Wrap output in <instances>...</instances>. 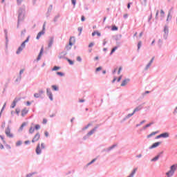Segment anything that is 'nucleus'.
<instances>
[{
  "label": "nucleus",
  "instance_id": "864d4df0",
  "mask_svg": "<svg viewBox=\"0 0 177 177\" xmlns=\"http://www.w3.org/2000/svg\"><path fill=\"white\" fill-rule=\"evenodd\" d=\"M81 20H82V21H85V17L82 16Z\"/></svg>",
  "mask_w": 177,
  "mask_h": 177
},
{
  "label": "nucleus",
  "instance_id": "7c9ffc66",
  "mask_svg": "<svg viewBox=\"0 0 177 177\" xmlns=\"http://www.w3.org/2000/svg\"><path fill=\"white\" fill-rule=\"evenodd\" d=\"M117 30H118V28L115 26H113L112 27V31H117Z\"/></svg>",
  "mask_w": 177,
  "mask_h": 177
},
{
  "label": "nucleus",
  "instance_id": "5701e85b",
  "mask_svg": "<svg viewBox=\"0 0 177 177\" xmlns=\"http://www.w3.org/2000/svg\"><path fill=\"white\" fill-rule=\"evenodd\" d=\"M21 145H23V142L22 141L19 140V141H17L16 142V146H17V147L21 146Z\"/></svg>",
  "mask_w": 177,
  "mask_h": 177
},
{
  "label": "nucleus",
  "instance_id": "a19ab883",
  "mask_svg": "<svg viewBox=\"0 0 177 177\" xmlns=\"http://www.w3.org/2000/svg\"><path fill=\"white\" fill-rule=\"evenodd\" d=\"M71 1H72L73 5H74V6H75V3H77V0H71Z\"/></svg>",
  "mask_w": 177,
  "mask_h": 177
},
{
  "label": "nucleus",
  "instance_id": "dca6fc26",
  "mask_svg": "<svg viewBox=\"0 0 177 177\" xmlns=\"http://www.w3.org/2000/svg\"><path fill=\"white\" fill-rule=\"evenodd\" d=\"M153 61H154V57H152L149 63L147 65L146 70H147V68H149V67L151 66V63H153Z\"/></svg>",
  "mask_w": 177,
  "mask_h": 177
},
{
  "label": "nucleus",
  "instance_id": "6ab92c4d",
  "mask_svg": "<svg viewBox=\"0 0 177 177\" xmlns=\"http://www.w3.org/2000/svg\"><path fill=\"white\" fill-rule=\"evenodd\" d=\"M52 45H53V39H50L48 43V48H52Z\"/></svg>",
  "mask_w": 177,
  "mask_h": 177
},
{
  "label": "nucleus",
  "instance_id": "a878e982",
  "mask_svg": "<svg viewBox=\"0 0 177 177\" xmlns=\"http://www.w3.org/2000/svg\"><path fill=\"white\" fill-rule=\"evenodd\" d=\"M158 158H160V155H158L157 156H156L155 158H153L151 161H157V160H158Z\"/></svg>",
  "mask_w": 177,
  "mask_h": 177
},
{
  "label": "nucleus",
  "instance_id": "c9c22d12",
  "mask_svg": "<svg viewBox=\"0 0 177 177\" xmlns=\"http://www.w3.org/2000/svg\"><path fill=\"white\" fill-rule=\"evenodd\" d=\"M95 161H96V159H93L92 161H91L89 163H88L87 165H91V164H93V162H95Z\"/></svg>",
  "mask_w": 177,
  "mask_h": 177
},
{
  "label": "nucleus",
  "instance_id": "58836bf2",
  "mask_svg": "<svg viewBox=\"0 0 177 177\" xmlns=\"http://www.w3.org/2000/svg\"><path fill=\"white\" fill-rule=\"evenodd\" d=\"M152 17H153V14L151 13L150 15H149V18L148 19V21H150V20H151Z\"/></svg>",
  "mask_w": 177,
  "mask_h": 177
},
{
  "label": "nucleus",
  "instance_id": "ddd939ff",
  "mask_svg": "<svg viewBox=\"0 0 177 177\" xmlns=\"http://www.w3.org/2000/svg\"><path fill=\"white\" fill-rule=\"evenodd\" d=\"M44 34H45V31L44 30H41V32H39L38 34H37V36L36 37L37 39H39L41 38V37H42V35H44Z\"/></svg>",
  "mask_w": 177,
  "mask_h": 177
},
{
  "label": "nucleus",
  "instance_id": "3c124183",
  "mask_svg": "<svg viewBox=\"0 0 177 177\" xmlns=\"http://www.w3.org/2000/svg\"><path fill=\"white\" fill-rule=\"evenodd\" d=\"M25 145H30V140H26L24 142Z\"/></svg>",
  "mask_w": 177,
  "mask_h": 177
},
{
  "label": "nucleus",
  "instance_id": "774afa93",
  "mask_svg": "<svg viewBox=\"0 0 177 177\" xmlns=\"http://www.w3.org/2000/svg\"><path fill=\"white\" fill-rule=\"evenodd\" d=\"M174 113H177V106H176V109L174 110Z\"/></svg>",
  "mask_w": 177,
  "mask_h": 177
},
{
  "label": "nucleus",
  "instance_id": "de8ad7c7",
  "mask_svg": "<svg viewBox=\"0 0 177 177\" xmlns=\"http://www.w3.org/2000/svg\"><path fill=\"white\" fill-rule=\"evenodd\" d=\"M46 122H48V120H46V119H44L43 120V124H46Z\"/></svg>",
  "mask_w": 177,
  "mask_h": 177
},
{
  "label": "nucleus",
  "instance_id": "a18cd8bd",
  "mask_svg": "<svg viewBox=\"0 0 177 177\" xmlns=\"http://www.w3.org/2000/svg\"><path fill=\"white\" fill-rule=\"evenodd\" d=\"M95 35H97L98 37H100L101 34L100 32L95 31Z\"/></svg>",
  "mask_w": 177,
  "mask_h": 177
},
{
  "label": "nucleus",
  "instance_id": "37998d69",
  "mask_svg": "<svg viewBox=\"0 0 177 177\" xmlns=\"http://www.w3.org/2000/svg\"><path fill=\"white\" fill-rule=\"evenodd\" d=\"M121 80H122V75H120L118 79V82H120V81H121Z\"/></svg>",
  "mask_w": 177,
  "mask_h": 177
},
{
  "label": "nucleus",
  "instance_id": "393cba45",
  "mask_svg": "<svg viewBox=\"0 0 177 177\" xmlns=\"http://www.w3.org/2000/svg\"><path fill=\"white\" fill-rule=\"evenodd\" d=\"M141 47H142V41H140L138 44V50H139V49H140Z\"/></svg>",
  "mask_w": 177,
  "mask_h": 177
},
{
  "label": "nucleus",
  "instance_id": "79ce46f5",
  "mask_svg": "<svg viewBox=\"0 0 177 177\" xmlns=\"http://www.w3.org/2000/svg\"><path fill=\"white\" fill-rule=\"evenodd\" d=\"M44 134H45V136H46V138H48V136H49V133H48V131H45V132H44Z\"/></svg>",
  "mask_w": 177,
  "mask_h": 177
},
{
  "label": "nucleus",
  "instance_id": "6e6d98bb",
  "mask_svg": "<svg viewBox=\"0 0 177 177\" xmlns=\"http://www.w3.org/2000/svg\"><path fill=\"white\" fill-rule=\"evenodd\" d=\"M0 149H1V150L3 149V145L0 144Z\"/></svg>",
  "mask_w": 177,
  "mask_h": 177
},
{
  "label": "nucleus",
  "instance_id": "0e129e2a",
  "mask_svg": "<svg viewBox=\"0 0 177 177\" xmlns=\"http://www.w3.org/2000/svg\"><path fill=\"white\" fill-rule=\"evenodd\" d=\"M124 19H127V18L128 17V14H125V15H124Z\"/></svg>",
  "mask_w": 177,
  "mask_h": 177
},
{
  "label": "nucleus",
  "instance_id": "13d9d810",
  "mask_svg": "<svg viewBox=\"0 0 177 177\" xmlns=\"http://www.w3.org/2000/svg\"><path fill=\"white\" fill-rule=\"evenodd\" d=\"M160 138H162V136H161V134L159 135V136H156V139H160Z\"/></svg>",
  "mask_w": 177,
  "mask_h": 177
},
{
  "label": "nucleus",
  "instance_id": "e433bc0d",
  "mask_svg": "<svg viewBox=\"0 0 177 177\" xmlns=\"http://www.w3.org/2000/svg\"><path fill=\"white\" fill-rule=\"evenodd\" d=\"M94 45H95V44H93V42H91L89 44L88 48H92V46H93Z\"/></svg>",
  "mask_w": 177,
  "mask_h": 177
},
{
  "label": "nucleus",
  "instance_id": "1a4fd4ad",
  "mask_svg": "<svg viewBox=\"0 0 177 177\" xmlns=\"http://www.w3.org/2000/svg\"><path fill=\"white\" fill-rule=\"evenodd\" d=\"M46 92L50 100H53V95H52V92H50L49 88L46 89Z\"/></svg>",
  "mask_w": 177,
  "mask_h": 177
},
{
  "label": "nucleus",
  "instance_id": "2eb2a0df",
  "mask_svg": "<svg viewBox=\"0 0 177 177\" xmlns=\"http://www.w3.org/2000/svg\"><path fill=\"white\" fill-rule=\"evenodd\" d=\"M157 133H158V131H153L149 135H148L147 138L149 139V138H151V136H154L155 135H157Z\"/></svg>",
  "mask_w": 177,
  "mask_h": 177
},
{
  "label": "nucleus",
  "instance_id": "603ef678",
  "mask_svg": "<svg viewBox=\"0 0 177 177\" xmlns=\"http://www.w3.org/2000/svg\"><path fill=\"white\" fill-rule=\"evenodd\" d=\"M102 70V67H98L96 68V71H100Z\"/></svg>",
  "mask_w": 177,
  "mask_h": 177
},
{
  "label": "nucleus",
  "instance_id": "8fccbe9b",
  "mask_svg": "<svg viewBox=\"0 0 177 177\" xmlns=\"http://www.w3.org/2000/svg\"><path fill=\"white\" fill-rule=\"evenodd\" d=\"M117 81V77H114L113 80H112V83L114 84Z\"/></svg>",
  "mask_w": 177,
  "mask_h": 177
},
{
  "label": "nucleus",
  "instance_id": "6e6552de",
  "mask_svg": "<svg viewBox=\"0 0 177 177\" xmlns=\"http://www.w3.org/2000/svg\"><path fill=\"white\" fill-rule=\"evenodd\" d=\"M42 94H44V91L39 90V93H36L34 94V97L37 98L41 97V96H42Z\"/></svg>",
  "mask_w": 177,
  "mask_h": 177
},
{
  "label": "nucleus",
  "instance_id": "09e8293b",
  "mask_svg": "<svg viewBox=\"0 0 177 177\" xmlns=\"http://www.w3.org/2000/svg\"><path fill=\"white\" fill-rule=\"evenodd\" d=\"M24 73V69H21L19 72L20 75Z\"/></svg>",
  "mask_w": 177,
  "mask_h": 177
},
{
  "label": "nucleus",
  "instance_id": "bb28decb",
  "mask_svg": "<svg viewBox=\"0 0 177 177\" xmlns=\"http://www.w3.org/2000/svg\"><path fill=\"white\" fill-rule=\"evenodd\" d=\"M142 108H140V106L136 108L133 111V113H135L136 111H139L140 110H141Z\"/></svg>",
  "mask_w": 177,
  "mask_h": 177
},
{
  "label": "nucleus",
  "instance_id": "aec40b11",
  "mask_svg": "<svg viewBox=\"0 0 177 177\" xmlns=\"http://www.w3.org/2000/svg\"><path fill=\"white\" fill-rule=\"evenodd\" d=\"M26 125H27V123H26V122L22 123V124H21V127H19V129H20L21 131H23V129L24 128V127H26Z\"/></svg>",
  "mask_w": 177,
  "mask_h": 177
},
{
  "label": "nucleus",
  "instance_id": "5fc2aeb1",
  "mask_svg": "<svg viewBox=\"0 0 177 177\" xmlns=\"http://www.w3.org/2000/svg\"><path fill=\"white\" fill-rule=\"evenodd\" d=\"M78 31H80V34L82 32V28H79Z\"/></svg>",
  "mask_w": 177,
  "mask_h": 177
},
{
  "label": "nucleus",
  "instance_id": "412c9836",
  "mask_svg": "<svg viewBox=\"0 0 177 177\" xmlns=\"http://www.w3.org/2000/svg\"><path fill=\"white\" fill-rule=\"evenodd\" d=\"M34 131H35V129H34V127H31L29 129V133H34Z\"/></svg>",
  "mask_w": 177,
  "mask_h": 177
},
{
  "label": "nucleus",
  "instance_id": "c03bdc74",
  "mask_svg": "<svg viewBox=\"0 0 177 177\" xmlns=\"http://www.w3.org/2000/svg\"><path fill=\"white\" fill-rule=\"evenodd\" d=\"M160 15L162 17H164V15H165L164 10H160Z\"/></svg>",
  "mask_w": 177,
  "mask_h": 177
},
{
  "label": "nucleus",
  "instance_id": "ea45409f",
  "mask_svg": "<svg viewBox=\"0 0 177 177\" xmlns=\"http://www.w3.org/2000/svg\"><path fill=\"white\" fill-rule=\"evenodd\" d=\"M67 61L68 62V63L70 64H74V62H73V61H71V59H67Z\"/></svg>",
  "mask_w": 177,
  "mask_h": 177
},
{
  "label": "nucleus",
  "instance_id": "2f4dec72",
  "mask_svg": "<svg viewBox=\"0 0 177 177\" xmlns=\"http://www.w3.org/2000/svg\"><path fill=\"white\" fill-rule=\"evenodd\" d=\"M57 75H59L60 77H63V75H64V73H63L62 72H57Z\"/></svg>",
  "mask_w": 177,
  "mask_h": 177
},
{
  "label": "nucleus",
  "instance_id": "69168bd1",
  "mask_svg": "<svg viewBox=\"0 0 177 177\" xmlns=\"http://www.w3.org/2000/svg\"><path fill=\"white\" fill-rule=\"evenodd\" d=\"M127 8L129 9V8H131V3H129L127 5Z\"/></svg>",
  "mask_w": 177,
  "mask_h": 177
},
{
  "label": "nucleus",
  "instance_id": "4be33fe9",
  "mask_svg": "<svg viewBox=\"0 0 177 177\" xmlns=\"http://www.w3.org/2000/svg\"><path fill=\"white\" fill-rule=\"evenodd\" d=\"M52 88L53 89V91H59V87H57V86L56 85H53Z\"/></svg>",
  "mask_w": 177,
  "mask_h": 177
},
{
  "label": "nucleus",
  "instance_id": "20e7f679",
  "mask_svg": "<svg viewBox=\"0 0 177 177\" xmlns=\"http://www.w3.org/2000/svg\"><path fill=\"white\" fill-rule=\"evenodd\" d=\"M75 44V37H71L69 39V44L66 46V50H70L71 49V46H73Z\"/></svg>",
  "mask_w": 177,
  "mask_h": 177
},
{
  "label": "nucleus",
  "instance_id": "4d7b16f0",
  "mask_svg": "<svg viewBox=\"0 0 177 177\" xmlns=\"http://www.w3.org/2000/svg\"><path fill=\"white\" fill-rule=\"evenodd\" d=\"M95 35H96V31H95L92 33V37H95Z\"/></svg>",
  "mask_w": 177,
  "mask_h": 177
},
{
  "label": "nucleus",
  "instance_id": "c85d7f7f",
  "mask_svg": "<svg viewBox=\"0 0 177 177\" xmlns=\"http://www.w3.org/2000/svg\"><path fill=\"white\" fill-rule=\"evenodd\" d=\"M153 124H154L153 122H151L148 124H147L145 127V129H146V128H149V127H151V125H153Z\"/></svg>",
  "mask_w": 177,
  "mask_h": 177
},
{
  "label": "nucleus",
  "instance_id": "4468645a",
  "mask_svg": "<svg viewBox=\"0 0 177 177\" xmlns=\"http://www.w3.org/2000/svg\"><path fill=\"white\" fill-rule=\"evenodd\" d=\"M43 53H44V47H41L40 53L37 57V60H41V57Z\"/></svg>",
  "mask_w": 177,
  "mask_h": 177
},
{
  "label": "nucleus",
  "instance_id": "bf43d9fd",
  "mask_svg": "<svg viewBox=\"0 0 177 177\" xmlns=\"http://www.w3.org/2000/svg\"><path fill=\"white\" fill-rule=\"evenodd\" d=\"M157 17H158V10H157L156 14V19H157Z\"/></svg>",
  "mask_w": 177,
  "mask_h": 177
},
{
  "label": "nucleus",
  "instance_id": "b1692460",
  "mask_svg": "<svg viewBox=\"0 0 177 177\" xmlns=\"http://www.w3.org/2000/svg\"><path fill=\"white\" fill-rule=\"evenodd\" d=\"M57 70H60V67L54 66L53 68V71H57Z\"/></svg>",
  "mask_w": 177,
  "mask_h": 177
},
{
  "label": "nucleus",
  "instance_id": "f704fd0d",
  "mask_svg": "<svg viewBox=\"0 0 177 177\" xmlns=\"http://www.w3.org/2000/svg\"><path fill=\"white\" fill-rule=\"evenodd\" d=\"M23 1H24V0H17V3L18 5H21V2H23Z\"/></svg>",
  "mask_w": 177,
  "mask_h": 177
},
{
  "label": "nucleus",
  "instance_id": "c756f323",
  "mask_svg": "<svg viewBox=\"0 0 177 177\" xmlns=\"http://www.w3.org/2000/svg\"><path fill=\"white\" fill-rule=\"evenodd\" d=\"M164 32H165V34H168V27H167V26L165 27Z\"/></svg>",
  "mask_w": 177,
  "mask_h": 177
},
{
  "label": "nucleus",
  "instance_id": "0eeeda50",
  "mask_svg": "<svg viewBox=\"0 0 177 177\" xmlns=\"http://www.w3.org/2000/svg\"><path fill=\"white\" fill-rule=\"evenodd\" d=\"M5 133L8 138H13V135L10 133V128L8 127L5 131Z\"/></svg>",
  "mask_w": 177,
  "mask_h": 177
},
{
  "label": "nucleus",
  "instance_id": "473e14b6",
  "mask_svg": "<svg viewBox=\"0 0 177 177\" xmlns=\"http://www.w3.org/2000/svg\"><path fill=\"white\" fill-rule=\"evenodd\" d=\"M115 50H117V47H115L111 50V55H113V53H114V52H115Z\"/></svg>",
  "mask_w": 177,
  "mask_h": 177
},
{
  "label": "nucleus",
  "instance_id": "49530a36",
  "mask_svg": "<svg viewBox=\"0 0 177 177\" xmlns=\"http://www.w3.org/2000/svg\"><path fill=\"white\" fill-rule=\"evenodd\" d=\"M26 113H27V111H23L22 113H21V115L23 116H24Z\"/></svg>",
  "mask_w": 177,
  "mask_h": 177
},
{
  "label": "nucleus",
  "instance_id": "72a5a7b5",
  "mask_svg": "<svg viewBox=\"0 0 177 177\" xmlns=\"http://www.w3.org/2000/svg\"><path fill=\"white\" fill-rule=\"evenodd\" d=\"M0 138L1 139V140L3 141V143H6V141L5 140V138H3V136H0Z\"/></svg>",
  "mask_w": 177,
  "mask_h": 177
},
{
  "label": "nucleus",
  "instance_id": "f257e3e1",
  "mask_svg": "<svg viewBox=\"0 0 177 177\" xmlns=\"http://www.w3.org/2000/svg\"><path fill=\"white\" fill-rule=\"evenodd\" d=\"M177 169V164H174L170 167V169L169 171L166 173V175L167 177H171L174 176V174H175V171Z\"/></svg>",
  "mask_w": 177,
  "mask_h": 177
},
{
  "label": "nucleus",
  "instance_id": "338daca9",
  "mask_svg": "<svg viewBox=\"0 0 177 177\" xmlns=\"http://www.w3.org/2000/svg\"><path fill=\"white\" fill-rule=\"evenodd\" d=\"M142 35H143V32H141L140 33V35H139V37H142Z\"/></svg>",
  "mask_w": 177,
  "mask_h": 177
},
{
  "label": "nucleus",
  "instance_id": "f3484780",
  "mask_svg": "<svg viewBox=\"0 0 177 177\" xmlns=\"http://www.w3.org/2000/svg\"><path fill=\"white\" fill-rule=\"evenodd\" d=\"M162 138H169V133H163L160 134Z\"/></svg>",
  "mask_w": 177,
  "mask_h": 177
},
{
  "label": "nucleus",
  "instance_id": "9b49d317",
  "mask_svg": "<svg viewBox=\"0 0 177 177\" xmlns=\"http://www.w3.org/2000/svg\"><path fill=\"white\" fill-rule=\"evenodd\" d=\"M129 81H131V80H129V79H124L122 82V84H120V86H125V85H127L128 84V82H129Z\"/></svg>",
  "mask_w": 177,
  "mask_h": 177
},
{
  "label": "nucleus",
  "instance_id": "a211bd4d",
  "mask_svg": "<svg viewBox=\"0 0 177 177\" xmlns=\"http://www.w3.org/2000/svg\"><path fill=\"white\" fill-rule=\"evenodd\" d=\"M95 131H96V129H93V130H91L90 132H88L87 133L88 136H91V135H93V133H95Z\"/></svg>",
  "mask_w": 177,
  "mask_h": 177
},
{
  "label": "nucleus",
  "instance_id": "f8f14e48",
  "mask_svg": "<svg viewBox=\"0 0 177 177\" xmlns=\"http://www.w3.org/2000/svg\"><path fill=\"white\" fill-rule=\"evenodd\" d=\"M161 144V142H155L153 143L150 147L149 149H156V147H158V146Z\"/></svg>",
  "mask_w": 177,
  "mask_h": 177
},
{
  "label": "nucleus",
  "instance_id": "7ed1b4c3",
  "mask_svg": "<svg viewBox=\"0 0 177 177\" xmlns=\"http://www.w3.org/2000/svg\"><path fill=\"white\" fill-rule=\"evenodd\" d=\"M27 42H28V37L21 44V46L19 47L18 50H17V55H19L23 51V49L26 48V44H27Z\"/></svg>",
  "mask_w": 177,
  "mask_h": 177
},
{
  "label": "nucleus",
  "instance_id": "052dcab7",
  "mask_svg": "<svg viewBox=\"0 0 177 177\" xmlns=\"http://www.w3.org/2000/svg\"><path fill=\"white\" fill-rule=\"evenodd\" d=\"M133 114H135V113H133V112L131 114H129V115H127V117H132V115H133Z\"/></svg>",
  "mask_w": 177,
  "mask_h": 177
},
{
  "label": "nucleus",
  "instance_id": "39448f33",
  "mask_svg": "<svg viewBox=\"0 0 177 177\" xmlns=\"http://www.w3.org/2000/svg\"><path fill=\"white\" fill-rule=\"evenodd\" d=\"M24 20V11L21 9L19 10V15H18V24L21 23Z\"/></svg>",
  "mask_w": 177,
  "mask_h": 177
},
{
  "label": "nucleus",
  "instance_id": "f03ea898",
  "mask_svg": "<svg viewBox=\"0 0 177 177\" xmlns=\"http://www.w3.org/2000/svg\"><path fill=\"white\" fill-rule=\"evenodd\" d=\"M45 149V143H41V145L38 144L36 147V153L37 155L41 154V153H42V149Z\"/></svg>",
  "mask_w": 177,
  "mask_h": 177
},
{
  "label": "nucleus",
  "instance_id": "e2e57ef3",
  "mask_svg": "<svg viewBox=\"0 0 177 177\" xmlns=\"http://www.w3.org/2000/svg\"><path fill=\"white\" fill-rule=\"evenodd\" d=\"M79 102H80V103H84V102H85V100H80Z\"/></svg>",
  "mask_w": 177,
  "mask_h": 177
},
{
  "label": "nucleus",
  "instance_id": "680f3d73",
  "mask_svg": "<svg viewBox=\"0 0 177 177\" xmlns=\"http://www.w3.org/2000/svg\"><path fill=\"white\" fill-rule=\"evenodd\" d=\"M106 44H107V41H106V39H104V41H103V45H106Z\"/></svg>",
  "mask_w": 177,
  "mask_h": 177
},
{
  "label": "nucleus",
  "instance_id": "cd10ccee",
  "mask_svg": "<svg viewBox=\"0 0 177 177\" xmlns=\"http://www.w3.org/2000/svg\"><path fill=\"white\" fill-rule=\"evenodd\" d=\"M35 129H37V131H38V129H41V126L39 124H36L35 126Z\"/></svg>",
  "mask_w": 177,
  "mask_h": 177
},
{
  "label": "nucleus",
  "instance_id": "9d476101",
  "mask_svg": "<svg viewBox=\"0 0 177 177\" xmlns=\"http://www.w3.org/2000/svg\"><path fill=\"white\" fill-rule=\"evenodd\" d=\"M20 100V98H15L14 100V101L12 102V104H11V108L12 109H15V107H16V103H17V102Z\"/></svg>",
  "mask_w": 177,
  "mask_h": 177
},
{
  "label": "nucleus",
  "instance_id": "4c0bfd02",
  "mask_svg": "<svg viewBox=\"0 0 177 177\" xmlns=\"http://www.w3.org/2000/svg\"><path fill=\"white\" fill-rule=\"evenodd\" d=\"M122 67H120L119 68V70H118V74H121V71H122Z\"/></svg>",
  "mask_w": 177,
  "mask_h": 177
},
{
  "label": "nucleus",
  "instance_id": "423d86ee",
  "mask_svg": "<svg viewBox=\"0 0 177 177\" xmlns=\"http://www.w3.org/2000/svg\"><path fill=\"white\" fill-rule=\"evenodd\" d=\"M40 138L41 135L39 134V133H37L32 140V143H35V142H38Z\"/></svg>",
  "mask_w": 177,
  "mask_h": 177
}]
</instances>
